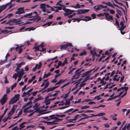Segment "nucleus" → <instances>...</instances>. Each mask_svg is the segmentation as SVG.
Instances as JSON below:
<instances>
[{"label": "nucleus", "instance_id": "17", "mask_svg": "<svg viewBox=\"0 0 130 130\" xmlns=\"http://www.w3.org/2000/svg\"><path fill=\"white\" fill-rule=\"evenodd\" d=\"M28 108L26 107V108H25L23 109V111L25 113H26L27 112L30 113L32 111H33V110H30L29 111L28 110Z\"/></svg>", "mask_w": 130, "mask_h": 130}, {"label": "nucleus", "instance_id": "53", "mask_svg": "<svg viewBox=\"0 0 130 130\" xmlns=\"http://www.w3.org/2000/svg\"><path fill=\"white\" fill-rule=\"evenodd\" d=\"M15 108L14 107V106L13 105V106L12 108L11 109V112H12V113L14 112V110H15Z\"/></svg>", "mask_w": 130, "mask_h": 130}, {"label": "nucleus", "instance_id": "21", "mask_svg": "<svg viewBox=\"0 0 130 130\" xmlns=\"http://www.w3.org/2000/svg\"><path fill=\"white\" fill-rule=\"evenodd\" d=\"M36 29L35 28H33L32 27H28L25 29V31L28 30V31H30L31 30H34Z\"/></svg>", "mask_w": 130, "mask_h": 130}, {"label": "nucleus", "instance_id": "6", "mask_svg": "<svg viewBox=\"0 0 130 130\" xmlns=\"http://www.w3.org/2000/svg\"><path fill=\"white\" fill-rule=\"evenodd\" d=\"M33 14H35V15L33 17L34 18L35 21L37 19V20L36 21V22H37L38 21L41 20V18L39 16H38V15L37 14V11H34L33 12Z\"/></svg>", "mask_w": 130, "mask_h": 130}, {"label": "nucleus", "instance_id": "14", "mask_svg": "<svg viewBox=\"0 0 130 130\" xmlns=\"http://www.w3.org/2000/svg\"><path fill=\"white\" fill-rule=\"evenodd\" d=\"M58 87L55 86L53 87L48 88L46 92H48L50 91H52L54 90L55 89Z\"/></svg>", "mask_w": 130, "mask_h": 130}, {"label": "nucleus", "instance_id": "54", "mask_svg": "<svg viewBox=\"0 0 130 130\" xmlns=\"http://www.w3.org/2000/svg\"><path fill=\"white\" fill-rule=\"evenodd\" d=\"M105 115V113H101L97 115V116H102Z\"/></svg>", "mask_w": 130, "mask_h": 130}, {"label": "nucleus", "instance_id": "42", "mask_svg": "<svg viewBox=\"0 0 130 130\" xmlns=\"http://www.w3.org/2000/svg\"><path fill=\"white\" fill-rule=\"evenodd\" d=\"M90 52L91 55H93L95 56L97 55V53L96 52H93V51L91 50L90 51Z\"/></svg>", "mask_w": 130, "mask_h": 130}, {"label": "nucleus", "instance_id": "36", "mask_svg": "<svg viewBox=\"0 0 130 130\" xmlns=\"http://www.w3.org/2000/svg\"><path fill=\"white\" fill-rule=\"evenodd\" d=\"M115 20L116 21L115 23L116 25L119 28L120 27V25L119 24V22L118 20L116 18L115 19Z\"/></svg>", "mask_w": 130, "mask_h": 130}, {"label": "nucleus", "instance_id": "38", "mask_svg": "<svg viewBox=\"0 0 130 130\" xmlns=\"http://www.w3.org/2000/svg\"><path fill=\"white\" fill-rule=\"evenodd\" d=\"M66 115H59L57 114H55V116L61 118L65 117L66 116Z\"/></svg>", "mask_w": 130, "mask_h": 130}, {"label": "nucleus", "instance_id": "35", "mask_svg": "<svg viewBox=\"0 0 130 130\" xmlns=\"http://www.w3.org/2000/svg\"><path fill=\"white\" fill-rule=\"evenodd\" d=\"M43 103H45L46 105H47L49 104H50V102L47 100H45Z\"/></svg>", "mask_w": 130, "mask_h": 130}, {"label": "nucleus", "instance_id": "18", "mask_svg": "<svg viewBox=\"0 0 130 130\" xmlns=\"http://www.w3.org/2000/svg\"><path fill=\"white\" fill-rule=\"evenodd\" d=\"M90 72V71H88L82 74V77H84L86 76L89 74Z\"/></svg>", "mask_w": 130, "mask_h": 130}, {"label": "nucleus", "instance_id": "45", "mask_svg": "<svg viewBox=\"0 0 130 130\" xmlns=\"http://www.w3.org/2000/svg\"><path fill=\"white\" fill-rule=\"evenodd\" d=\"M17 74L15 73L13 75L12 77L13 78H14L15 79V80L17 79Z\"/></svg>", "mask_w": 130, "mask_h": 130}, {"label": "nucleus", "instance_id": "56", "mask_svg": "<svg viewBox=\"0 0 130 130\" xmlns=\"http://www.w3.org/2000/svg\"><path fill=\"white\" fill-rule=\"evenodd\" d=\"M28 94L27 92H24L23 94L22 95V97H24L25 95H28Z\"/></svg>", "mask_w": 130, "mask_h": 130}, {"label": "nucleus", "instance_id": "11", "mask_svg": "<svg viewBox=\"0 0 130 130\" xmlns=\"http://www.w3.org/2000/svg\"><path fill=\"white\" fill-rule=\"evenodd\" d=\"M33 14V13L31 12L30 13H29L28 14H26L24 15L23 16H22L21 17V18L20 19H22L23 18H26L27 17L30 16L32 14Z\"/></svg>", "mask_w": 130, "mask_h": 130}, {"label": "nucleus", "instance_id": "59", "mask_svg": "<svg viewBox=\"0 0 130 130\" xmlns=\"http://www.w3.org/2000/svg\"><path fill=\"white\" fill-rule=\"evenodd\" d=\"M84 82H83V81L82 82L81 84H80L79 86L80 87H83L84 86L85 84L86 83H84Z\"/></svg>", "mask_w": 130, "mask_h": 130}, {"label": "nucleus", "instance_id": "50", "mask_svg": "<svg viewBox=\"0 0 130 130\" xmlns=\"http://www.w3.org/2000/svg\"><path fill=\"white\" fill-rule=\"evenodd\" d=\"M54 7L55 8L58 9V10H61L62 9V8L61 7V6H54Z\"/></svg>", "mask_w": 130, "mask_h": 130}, {"label": "nucleus", "instance_id": "51", "mask_svg": "<svg viewBox=\"0 0 130 130\" xmlns=\"http://www.w3.org/2000/svg\"><path fill=\"white\" fill-rule=\"evenodd\" d=\"M100 83L101 84H102V85H103L105 84L106 83V82H104V80H101Z\"/></svg>", "mask_w": 130, "mask_h": 130}, {"label": "nucleus", "instance_id": "13", "mask_svg": "<svg viewBox=\"0 0 130 130\" xmlns=\"http://www.w3.org/2000/svg\"><path fill=\"white\" fill-rule=\"evenodd\" d=\"M27 123V122H23L22 123H21L20 125H19V127H20V128H17V129H19L20 130H21L24 128L25 126L24 125H23L26 124Z\"/></svg>", "mask_w": 130, "mask_h": 130}, {"label": "nucleus", "instance_id": "64", "mask_svg": "<svg viewBox=\"0 0 130 130\" xmlns=\"http://www.w3.org/2000/svg\"><path fill=\"white\" fill-rule=\"evenodd\" d=\"M66 81V80H62V79H60L59 81L60 84H61L62 83H63L64 82H65Z\"/></svg>", "mask_w": 130, "mask_h": 130}, {"label": "nucleus", "instance_id": "28", "mask_svg": "<svg viewBox=\"0 0 130 130\" xmlns=\"http://www.w3.org/2000/svg\"><path fill=\"white\" fill-rule=\"evenodd\" d=\"M23 62H22L20 63H17L16 64V65L17 67L20 68L21 67V65L23 64Z\"/></svg>", "mask_w": 130, "mask_h": 130}, {"label": "nucleus", "instance_id": "29", "mask_svg": "<svg viewBox=\"0 0 130 130\" xmlns=\"http://www.w3.org/2000/svg\"><path fill=\"white\" fill-rule=\"evenodd\" d=\"M92 117V116H87V117H83V118H81L78 121H80L82 120H84V119H88V118H89V117Z\"/></svg>", "mask_w": 130, "mask_h": 130}, {"label": "nucleus", "instance_id": "43", "mask_svg": "<svg viewBox=\"0 0 130 130\" xmlns=\"http://www.w3.org/2000/svg\"><path fill=\"white\" fill-rule=\"evenodd\" d=\"M17 83H14L13 85H12L11 87V90H13L14 88L17 85Z\"/></svg>", "mask_w": 130, "mask_h": 130}, {"label": "nucleus", "instance_id": "48", "mask_svg": "<svg viewBox=\"0 0 130 130\" xmlns=\"http://www.w3.org/2000/svg\"><path fill=\"white\" fill-rule=\"evenodd\" d=\"M70 101H67L64 103L65 105H69L70 104Z\"/></svg>", "mask_w": 130, "mask_h": 130}, {"label": "nucleus", "instance_id": "15", "mask_svg": "<svg viewBox=\"0 0 130 130\" xmlns=\"http://www.w3.org/2000/svg\"><path fill=\"white\" fill-rule=\"evenodd\" d=\"M17 72L18 73L17 75L19 78H21L24 74V73L22 71H19Z\"/></svg>", "mask_w": 130, "mask_h": 130}, {"label": "nucleus", "instance_id": "57", "mask_svg": "<svg viewBox=\"0 0 130 130\" xmlns=\"http://www.w3.org/2000/svg\"><path fill=\"white\" fill-rule=\"evenodd\" d=\"M73 110V108H71L70 109H69V110H67V111H65L64 112V113H68L69 112L72 111Z\"/></svg>", "mask_w": 130, "mask_h": 130}, {"label": "nucleus", "instance_id": "34", "mask_svg": "<svg viewBox=\"0 0 130 130\" xmlns=\"http://www.w3.org/2000/svg\"><path fill=\"white\" fill-rule=\"evenodd\" d=\"M90 107L89 106L84 105L81 107V109H84L87 108H89Z\"/></svg>", "mask_w": 130, "mask_h": 130}, {"label": "nucleus", "instance_id": "1", "mask_svg": "<svg viewBox=\"0 0 130 130\" xmlns=\"http://www.w3.org/2000/svg\"><path fill=\"white\" fill-rule=\"evenodd\" d=\"M85 19H80L78 18H74L72 19V20H74L73 22H75L77 21L78 22H79L80 21L82 20L85 21H89L91 20V18L90 17L87 16L85 17Z\"/></svg>", "mask_w": 130, "mask_h": 130}, {"label": "nucleus", "instance_id": "27", "mask_svg": "<svg viewBox=\"0 0 130 130\" xmlns=\"http://www.w3.org/2000/svg\"><path fill=\"white\" fill-rule=\"evenodd\" d=\"M79 116V114H77L76 116H75L74 117V118L72 119L71 120L72 121H75L77 120L78 118V117Z\"/></svg>", "mask_w": 130, "mask_h": 130}, {"label": "nucleus", "instance_id": "63", "mask_svg": "<svg viewBox=\"0 0 130 130\" xmlns=\"http://www.w3.org/2000/svg\"><path fill=\"white\" fill-rule=\"evenodd\" d=\"M75 125V124H67V127H70L71 126H73Z\"/></svg>", "mask_w": 130, "mask_h": 130}, {"label": "nucleus", "instance_id": "2", "mask_svg": "<svg viewBox=\"0 0 130 130\" xmlns=\"http://www.w3.org/2000/svg\"><path fill=\"white\" fill-rule=\"evenodd\" d=\"M73 46L72 44L71 43L67 42L66 44L63 45L61 46L60 48L61 50L63 49L69 51V49L68 47L69 46Z\"/></svg>", "mask_w": 130, "mask_h": 130}, {"label": "nucleus", "instance_id": "55", "mask_svg": "<svg viewBox=\"0 0 130 130\" xmlns=\"http://www.w3.org/2000/svg\"><path fill=\"white\" fill-rule=\"evenodd\" d=\"M38 105L37 103H35V105L33 106V108L35 107V109H36L38 107Z\"/></svg>", "mask_w": 130, "mask_h": 130}, {"label": "nucleus", "instance_id": "26", "mask_svg": "<svg viewBox=\"0 0 130 130\" xmlns=\"http://www.w3.org/2000/svg\"><path fill=\"white\" fill-rule=\"evenodd\" d=\"M43 98H38L35 99L34 100L33 103H35L37 102L38 101H39V100H42V99H43Z\"/></svg>", "mask_w": 130, "mask_h": 130}, {"label": "nucleus", "instance_id": "16", "mask_svg": "<svg viewBox=\"0 0 130 130\" xmlns=\"http://www.w3.org/2000/svg\"><path fill=\"white\" fill-rule=\"evenodd\" d=\"M101 8L100 7V5H98L97 6H94L93 7V9L96 11H98V10H100Z\"/></svg>", "mask_w": 130, "mask_h": 130}, {"label": "nucleus", "instance_id": "7", "mask_svg": "<svg viewBox=\"0 0 130 130\" xmlns=\"http://www.w3.org/2000/svg\"><path fill=\"white\" fill-rule=\"evenodd\" d=\"M39 65H38V64H37L36 65L35 67L34 68L32 69V70L33 71V72L35 71H36V69L37 68H38V69H39L41 67L42 64L41 62H39Z\"/></svg>", "mask_w": 130, "mask_h": 130}, {"label": "nucleus", "instance_id": "9", "mask_svg": "<svg viewBox=\"0 0 130 130\" xmlns=\"http://www.w3.org/2000/svg\"><path fill=\"white\" fill-rule=\"evenodd\" d=\"M9 4V3H7L5 5L1 6L0 7V12L6 9Z\"/></svg>", "mask_w": 130, "mask_h": 130}, {"label": "nucleus", "instance_id": "12", "mask_svg": "<svg viewBox=\"0 0 130 130\" xmlns=\"http://www.w3.org/2000/svg\"><path fill=\"white\" fill-rule=\"evenodd\" d=\"M18 100H17L15 98H12L9 102V104H13L16 102Z\"/></svg>", "mask_w": 130, "mask_h": 130}, {"label": "nucleus", "instance_id": "3", "mask_svg": "<svg viewBox=\"0 0 130 130\" xmlns=\"http://www.w3.org/2000/svg\"><path fill=\"white\" fill-rule=\"evenodd\" d=\"M63 10L66 12L64 14V15L65 16H68L72 14L74 12H75V10H71L67 8H63Z\"/></svg>", "mask_w": 130, "mask_h": 130}, {"label": "nucleus", "instance_id": "58", "mask_svg": "<svg viewBox=\"0 0 130 130\" xmlns=\"http://www.w3.org/2000/svg\"><path fill=\"white\" fill-rule=\"evenodd\" d=\"M91 17H93V19H94L96 18V15L95 13H93L91 14Z\"/></svg>", "mask_w": 130, "mask_h": 130}, {"label": "nucleus", "instance_id": "62", "mask_svg": "<svg viewBox=\"0 0 130 130\" xmlns=\"http://www.w3.org/2000/svg\"><path fill=\"white\" fill-rule=\"evenodd\" d=\"M124 76H122L121 78L120 82L122 83L123 82V80L124 79Z\"/></svg>", "mask_w": 130, "mask_h": 130}, {"label": "nucleus", "instance_id": "61", "mask_svg": "<svg viewBox=\"0 0 130 130\" xmlns=\"http://www.w3.org/2000/svg\"><path fill=\"white\" fill-rule=\"evenodd\" d=\"M38 46L39 47L40 46L41 48H42L44 47V43L42 42Z\"/></svg>", "mask_w": 130, "mask_h": 130}, {"label": "nucleus", "instance_id": "49", "mask_svg": "<svg viewBox=\"0 0 130 130\" xmlns=\"http://www.w3.org/2000/svg\"><path fill=\"white\" fill-rule=\"evenodd\" d=\"M89 10V9H85L83 10V14H85L86 12H88Z\"/></svg>", "mask_w": 130, "mask_h": 130}, {"label": "nucleus", "instance_id": "20", "mask_svg": "<svg viewBox=\"0 0 130 130\" xmlns=\"http://www.w3.org/2000/svg\"><path fill=\"white\" fill-rule=\"evenodd\" d=\"M39 109L38 108V109H37V110H36L35 111H32V112L31 113H30L28 115V117H29L32 116L35 112H38L39 111Z\"/></svg>", "mask_w": 130, "mask_h": 130}, {"label": "nucleus", "instance_id": "46", "mask_svg": "<svg viewBox=\"0 0 130 130\" xmlns=\"http://www.w3.org/2000/svg\"><path fill=\"white\" fill-rule=\"evenodd\" d=\"M89 76H87L84 79V80L83 81V82H86L87 80L89 79Z\"/></svg>", "mask_w": 130, "mask_h": 130}, {"label": "nucleus", "instance_id": "5", "mask_svg": "<svg viewBox=\"0 0 130 130\" xmlns=\"http://www.w3.org/2000/svg\"><path fill=\"white\" fill-rule=\"evenodd\" d=\"M82 68H81L80 69H77L76 70L75 73V74L76 75V79L79 78V76L81 75V73L82 72V71H80L81 69Z\"/></svg>", "mask_w": 130, "mask_h": 130}, {"label": "nucleus", "instance_id": "25", "mask_svg": "<svg viewBox=\"0 0 130 130\" xmlns=\"http://www.w3.org/2000/svg\"><path fill=\"white\" fill-rule=\"evenodd\" d=\"M59 101H56L55 102V103H54V105L50 106V108H54L55 106H56V104L59 103Z\"/></svg>", "mask_w": 130, "mask_h": 130}, {"label": "nucleus", "instance_id": "30", "mask_svg": "<svg viewBox=\"0 0 130 130\" xmlns=\"http://www.w3.org/2000/svg\"><path fill=\"white\" fill-rule=\"evenodd\" d=\"M55 93H54V94L52 95V96H56L58 94V92H60L59 91H55Z\"/></svg>", "mask_w": 130, "mask_h": 130}, {"label": "nucleus", "instance_id": "8", "mask_svg": "<svg viewBox=\"0 0 130 130\" xmlns=\"http://www.w3.org/2000/svg\"><path fill=\"white\" fill-rule=\"evenodd\" d=\"M109 14L107 13L106 15L105 19L108 21L110 20H112L113 19L112 16V15H109Z\"/></svg>", "mask_w": 130, "mask_h": 130}, {"label": "nucleus", "instance_id": "40", "mask_svg": "<svg viewBox=\"0 0 130 130\" xmlns=\"http://www.w3.org/2000/svg\"><path fill=\"white\" fill-rule=\"evenodd\" d=\"M1 32L3 34H7L8 33V31L6 30H2Z\"/></svg>", "mask_w": 130, "mask_h": 130}, {"label": "nucleus", "instance_id": "19", "mask_svg": "<svg viewBox=\"0 0 130 130\" xmlns=\"http://www.w3.org/2000/svg\"><path fill=\"white\" fill-rule=\"evenodd\" d=\"M75 12H77V15L83 13V10L81 9L75 11Z\"/></svg>", "mask_w": 130, "mask_h": 130}, {"label": "nucleus", "instance_id": "39", "mask_svg": "<svg viewBox=\"0 0 130 130\" xmlns=\"http://www.w3.org/2000/svg\"><path fill=\"white\" fill-rule=\"evenodd\" d=\"M20 47V46H17L15 48L14 47L11 48L10 51H12L13 50L15 49L16 51H17L18 49Z\"/></svg>", "mask_w": 130, "mask_h": 130}, {"label": "nucleus", "instance_id": "31", "mask_svg": "<svg viewBox=\"0 0 130 130\" xmlns=\"http://www.w3.org/2000/svg\"><path fill=\"white\" fill-rule=\"evenodd\" d=\"M20 95L19 94H15V95L14 98H15L18 101L19 99Z\"/></svg>", "mask_w": 130, "mask_h": 130}, {"label": "nucleus", "instance_id": "52", "mask_svg": "<svg viewBox=\"0 0 130 130\" xmlns=\"http://www.w3.org/2000/svg\"><path fill=\"white\" fill-rule=\"evenodd\" d=\"M100 7H101V8H107V6H104L103 5H100Z\"/></svg>", "mask_w": 130, "mask_h": 130}, {"label": "nucleus", "instance_id": "10", "mask_svg": "<svg viewBox=\"0 0 130 130\" xmlns=\"http://www.w3.org/2000/svg\"><path fill=\"white\" fill-rule=\"evenodd\" d=\"M40 8L42 9V11L44 12H46V10L45 5L44 4H42L40 5Z\"/></svg>", "mask_w": 130, "mask_h": 130}, {"label": "nucleus", "instance_id": "41", "mask_svg": "<svg viewBox=\"0 0 130 130\" xmlns=\"http://www.w3.org/2000/svg\"><path fill=\"white\" fill-rule=\"evenodd\" d=\"M5 79L4 82L5 84H7L9 83L8 81L7 80V76H6L4 77Z\"/></svg>", "mask_w": 130, "mask_h": 130}, {"label": "nucleus", "instance_id": "44", "mask_svg": "<svg viewBox=\"0 0 130 130\" xmlns=\"http://www.w3.org/2000/svg\"><path fill=\"white\" fill-rule=\"evenodd\" d=\"M10 56V55L9 53H7L5 56L6 59L5 60V62H6L7 61V57Z\"/></svg>", "mask_w": 130, "mask_h": 130}, {"label": "nucleus", "instance_id": "37", "mask_svg": "<svg viewBox=\"0 0 130 130\" xmlns=\"http://www.w3.org/2000/svg\"><path fill=\"white\" fill-rule=\"evenodd\" d=\"M35 48V51L36 52L40 51V50H39V47L38 46H36L35 47H34L33 48Z\"/></svg>", "mask_w": 130, "mask_h": 130}, {"label": "nucleus", "instance_id": "24", "mask_svg": "<svg viewBox=\"0 0 130 130\" xmlns=\"http://www.w3.org/2000/svg\"><path fill=\"white\" fill-rule=\"evenodd\" d=\"M106 13H107L106 12H104L103 13H100L97 14V16L99 17H100V16H103L105 15V17L106 15Z\"/></svg>", "mask_w": 130, "mask_h": 130}, {"label": "nucleus", "instance_id": "22", "mask_svg": "<svg viewBox=\"0 0 130 130\" xmlns=\"http://www.w3.org/2000/svg\"><path fill=\"white\" fill-rule=\"evenodd\" d=\"M86 54L87 52H86L85 50H84L83 51L79 54V55L80 56H82L83 55H86Z\"/></svg>", "mask_w": 130, "mask_h": 130}, {"label": "nucleus", "instance_id": "32", "mask_svg": "<svg viewBox=\"0 0 130 130\" xmlns=\"http://www.w3.org/2000/svg\"><path fill=\"white\" fill-rule=\"evenodd\" d=\"M116 10L117 13L120 16H121L122 15V13L121 11L118 10L117 8H116Z\"/></svg>", "mask_w": 130, "mask_h": 130}, {"label": "nucleus", "instance_id": "33", "mask_svg": "<svg viewBox=\"0 0 130 130\" xmlns=\"http://www.w3.org/2000/svg\"><path fill=\"white\" fill-rule=\"evenodd\" d=\"M51 74V73H48V74H46L45 73L44 74L43 76V78H46L48 77V76H49Z\"/></svg>", "mask_w": 130, "mask_h": 130}, {"label": "nucleus", "instance_id": "4", "mask_svg": "<svg viewBox=\"0 0 130 130\" xmlns=\"http://www.w3.org/2000/svg\"><path fill=\"white\" fill-rule=\"evenodd\" d=\"M18 11L15 12V14H21L25 13L24 7H20L18 9Z\"/></svg>", "mask_w": 130, "mask_h": 130}, {"label": "nucleus", "instance_id": "47", "mask_svg": "<svg viewBox=\"0 0 130 130\" xmlns=\"http://www.w3.org/2000/svg\"><path fill=\"white\" fill-rule=\"evenodd\" d=\"M8 3L9 4V5H8V6H9L8 9L11 8H12V7L13 6V5H12L11 3Z\"/></svg>", "mask_w": 130, "mask_h": 130}, {"label": "nucleus", "instance_id": "23", "mask_svg": "<svg viewBox=\"0 0 130 130\" xmlns=\"http://www.w3.org/2000/svg\"><path fill=\"white\" fill-rule=\"evenodd\" d=\"M6 102L7 101L2 99L0 100L1 104L2 105H4Z\"/></svg>", "mask_w": 130, "mask_h": 130}, {"label": "nucleus", "instance_id": "60", "mask_svg": "<svg viewBox=\"0 0 130 130\" xmlns=\"http://www.w3.org/2000/svg\"><path fill=\"white\" fill-rule=\"evenodd\" d=\"M13 15V14L11 13L9 14H8L6 16L5 18H6L7 17H8V18H9L10 17L12 16Z\"/></svg>", "mask_w": 130, "mask_h": 130}]
</instances>
